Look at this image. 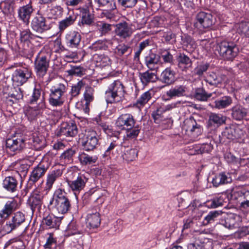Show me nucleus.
<instances>
[{
	"instance_id": "1",
	"label": "nucleus",
	"mask_w": 249,
	"mask_h": 249,
	"mask_svg": "<svg viewBox=\"0 0 249 249\" xmlns=\"http://www.w3.org/2000/svg\"><path fill=\"white\" fill-rule=\"evenodd\" d=\"M49 206L62 214L67 213L70 210L71 201L64 190L58 189L55 190L53 198L50 201Z\"/></svg>"
},
{
	"instance_id": "2",
	"label": "nucleus",
	"mask_w": 249,
	"mask_h": 249,
	"mask_svg": "<svg viewBox=\"0 0 249 249\" xmlns=\"http://www.w3.org/2000/svg\"><path fill=\"white\" fill-rule=\"evenodd\" d=\"M49 6H38L36 15L31 22V29L35 32L42 34L52 28V24L44 16Z\"/></svg>"
},
{
	"instance_id": "3",
	"label": "nucleus",
	"mask_w": 249,
	"mask_h": 249,
	"mask_svg": "<svg viewBox=\"0 0 249 249\" xmlns=\"http://www.w3.org/2000/svg\"><path fill=\"white\" fill-rule=\"evenodd\" d=\"M67 83H56L50 89L49 103L53 107L62 106L65 103L68 91Z\"/></svg>"
},
{
	"instance_id": "4",
	"label": "nucleus",
	"mask_w": 249,
	"mask_h": 249,
	"mask_svg": "<svg viewBox=\"0 0 249 249\" xmlns=\"http://www.w3.org/2000/svg\"><path fill=\"white\" fill-rule=\"evenodd\" d=\"M34 35L30 29L24 30L20 33L19 42L18 43V51L21 55L30 60L34 54V45L30 40L33 39Z\"/></svg>"
},
{
	"instance_id": "5",
	"label": "nucleus",
	"mask_w": 249,
	"mask_h": 249,
	"mask_svg": "<svg viewBox=\"0 0 249 249\" xmlns=\"http://www.w3.org/2000/svg\"><path fill=\"white\" fill-rule=\"evenodd\" d=\"M124 87L119 80H114L105 91V98L107 104H115L123 100Z\"/></svg>"
},
{
	"instance_id": "6",
	"label": "nucleus",
	"mask_w": 249,
	"mask_h": 249,
	"mask_svg": "<svg viewBox=\"0 0 249 249\" xmlns=\"http://www.w3.org/2000/svg\"><path fill=\"white\" fill-rule=\"evenodd\" d=\"M26 222L25 213L18 211L11 215L1 229L3 234H8L22 226Z\"/></svg>"
},
{
	"instance_id": "7",
	"label": "nucleus",
	"mask_w": 249,
	"mask_h": 249,
	"mask_svg": "<svg viewBox=\"0 0 249 249\" xmlns=\"http://www.w3.org/2000/svg\"><path fill=\"white\" fill-rule=\"evenodd\" d=\"M51 53L41 51L36 56L34 62L35 71L37 77H43L49 68Z\"/></svg>"
},
{
	"instance_id": "8",
	"label": "nucleus",
	"mask_w": 249,
	"mask_h": 249,
	"mask_svg": "<svg viewBox=\"0 0 249 249\" xmlns=\"http://www.w3.org/2000/svg\"><path fill=\"white\" fill-rule=\"evenodd\" d=\"M219 54L224 60L232 61L237 55L239 48L233 42L223 41L217 45Z\"/></svg>"
},
{
	"instance_id": "9",
	"label": "nucleus",
	"mask_w": 249,
	"mask_h": 249,
	"mask_svg": "<svg viewBox=\"0 0 249 249\" xmlns=\"http://www.w3.org/2000/svg\"><path fill=\"white\" fill-rule=\"evenodd\" d=\"M32 74L33 72L31 67L29 66H26L25 64H22L12 73V80L13 85H22L32 77Z\"/></svg>"
},
{
	"instance_id": "10",
	"label": "nucleus",
	"mask_w": 249,
	"mask_h": 249,
	"mask_svg": "<svg viewBox=\"0 0 249 249\" xmlns=\"http://www.w3.org/2000/svg\"><path fill=\"white\" fill-rule=\"evenodd\" d=\"M99 136L96 131L89 129L86 131L83 137L81 139V145L84 150L92 151L97 148L99 144Z\"/></svg>"
},
{
	"instance_id": "11",
	"label": "nucleus",
	"mask_w": 249,
	"mask_h": 249,
	"mask_svg": "<svg viewBox=\"0 0 249 249\" xmlns=\"http://www.w3.org/2000/svg\"><path fill=\"white\" fill-rule=\"evenodd\" d=\"M50 163L45 161H41L34 167L30 173L27 189H31L35 183L42 178L49 167Z\"/></svg>"
},
{
	"instance_id": "12",
	"label": "nucleus",
	"mask_w": 249,
	"mask_h": 249,
	"mask_svg": "<svg viewBox=\"0 0 249 249\" xmlns=\"http://www.w3.org/2000/svg\"><path fill=\"white\" fill-rule=\"evenodd\" d=\"M213 24V15L210 13L200 11L195 16L194 26L199 31L209 29Z\"/></svg>"
},
{
	"instance_id": "13",
	"label": "nucleus",
	"mask_w": 249,
	"mask_h": 249,
	"mask_svg": "<svg viewBox=\"0 0 249 249\" xmlns=\"http://www.w3.org/2000/svg\"><path fill=\"white\" fill-rule=\"evenodd\" d=\"M232 203L239 204L240 207L246 209L249 207V190L238 188L232 191L230 195Z\"/></svg>"
},
{
	"instance_id": "14",
	"label": "nucleus",
	"mask_w": 249,
	"mask_h": 249,
	"mask_svg": "<svg viewBox=\"0 0 249 249\" xmlns=\"http://www.w3.org/2000/svg\"><path fill=\"white\" fill-rule=\"evenodd\" d=\"M189 93L188 86L185 85H177L172 87L161 96L163 101H168L172 99L181 97H186Z\"/></svg>"
},
{
	"instance_id": "15",
	"label": "nucleus",
	"mask_w": 249,
	"mask_h": 249,
	"mask_svg": "<svg viewBox=\"0 0 249 249\" xmlns=\"http://www.w3.org/2000/svg\"><path fill=\"white\" fill-rule=\"evenodd\" d=\"M25 140L21 137H13L6 141L7 152L12 156L19 153L25 147Z\"/></svg>"
},
{
	"instance_id": "16",
	"label": "nucleus",
	"mask_w": 249,
	"mask_h": 249,
	"mask_svg": "<svg viewBox=\"0 0 249 249\" xmlns=\"http://www.w3.org/2000/svg\"><path fill=\"white\" fill-rule=\"evenodd\" d=\"M57 136H66L74 137L78 134V128L76 124L73 121L64 123L56 132Z\"/></svg>"
},
{
	"instance_id": "17",
	"label": "nucleus",
	"mask_w": 249,
	"mask_h": 249,
	"mask_svg": "<svg viewBox=\"0 0 249 249\" xmlns=\"http://www.w3.org/2000/svg\"><path fill=\"white\" fill-rule=\"evenodd\" d=\"M34 12L31 1L24 5L19 6L17 9V18L24 24L28 25L31 17Z\"/></svg>"
},
{
	"instance_id": "18",
	"label": "nucleus",
	"mask_w": 249,
	"mask_h": 249,
	"mask_svg": "<svg viewBox=\"0 0 249 249\" xmlns=\"http://www.w3.org/2000/svg\"><path fill=\"white\" fill-rule=\"evenodd\" d=\"M136 121L130 113L122 114L116 121V126L121 130L132 128L136 124Z\"/></svg>"
},
{
	"instance_id": "19",
	"label": "nucleus",
	"mask_w": 249,
	"mask_h": 249,
	"mask_svg": "<svg viewBox=\"0 0 249 249\" xmlns=\"http://www.w3.org/2000/svg\"><path fill=\"white\" fill-rule=\"evenodd\" d=\"M88 178L83 174H79L76 179L70 180H67L68 186L75 196L84 189Z\"/></svg>"
},
{
	"instance_id": "20",
	"label": "nucleus",
	"mask_w": 249,
	"mask_h": 249,
	"mask_svg": "<svg viewBox=\"0 0 249 249\" xmlns=\"http://www.w3.org/2000/svg\"><path fill=\"white\" fill-rule=\"evenodd\" d=\"M79 9L80 16L78 26L81 29L92 26L94 23V15L90 12L88 7L81 8Z\"/></svg>"
},
{
	"instance_id": "21",
	"label": "nucleus",
	"mask_w": 249,
	"mask_h": 249,
	"mask_svg": "<svg viewBox=\"0 0 249 249\" xmlns=\"http://www.w3.org/2000/svg\"><path fill=\"white\" fill-rule=\"evenodd\" d=\"M43 195L37 189H35L27 201V205L34 213L36 210H39L42 204Z\"/></svg>"
},
{
	"instance_id": "22",
	"label": "nucleus",
	"mask_w": 249,
	"mask_h": 249,
	"mask_svg": "<svg viewBox=\"0 0 249 249\" xmlns=\"http://www.w3.org/2000/svg\"><path fill=\"white\" fill-rule=\"evenodd\" d=\"M90 213L87 216V227L90 229H94L98 228L101 223L99 208L95 207L92 209Z\"/></svg>"
},
{
	"instance_id": "23",
	"label": "nucleus",
	"mask_w": 249,
	"mask_h": 249,
	"mask_svg": "<svg viewBox=\"0 0 249 249\" xmlns=\"http://www.w3.org/2000/svg\"><path fill=\"white\" fill-rule=\"evenodd\" d=\"M229 201V195L224 193L218 194L212 199L207 200L205 203V206L209 208L214 209L219 206H223L224 204L228 203Z\"/></svg>"
},
{
	"instance_id": "24",
	"label": "nucleus",
	"mask_w": 249,
	"mask_h": 249,
	"mask_svg": "<svg viewBox=\"0 0 249 249\" xmlns=\"http://www.w3.org/2000/svg\"><path fill=\"white\" fill-rule=\"evenodd\" d=\"M242 218L237 214H230L224 219H221L220 224L229 229L240 228L241 226Z\"/></svg>"
},
{
	"instance_id": "25",
	"label": "nucleus",
	"mask_w": 249,
	"mask_h": 249,
	"mask_svg": "<svg viewBox=\"0 0 249 249\" xmlns=\"http://www.w3.org/2000/svg\"><path fill=\"white\" fill-rule=\"evenodd\" d=\"M65 42L68 47L70 48H78L80 44L81 36L75 31L68 32L65 35Z\"/></svg>"
},
{
	"instance_id": "26",
	"label": "nucleus",
	"mask_w": 249,
	"mask_h": 249,
	"mask_svg": "<svg viewBox=\"0 0 249 249\" xmlns=\"http://www.w3.org/2000/svg\"><path fill=\"white\" fill-rule=\"evenodd\" d=\"M176 73L171 67L165 69L161 73L159 80L166 86L173 84L176 80Z\"/></svg>"
},
{
	"instance_id": "27",
	"label": "nucleus",
	"mask_w": 249,
	"mask_h": 249,
	"mask_svg": "<svg viewBox=\"0 0 249 249\" xmlns=\"http://www.w3.org/2000/svg\"><path fill=\"white\" fill-rule=\"evenodd\" d=\"M63 216H56L53 214H49L44 217L42 224L46 229H58Z\"/></svg>"
},
{
	"instance_id": "28",
	"label": "nucleus",
	"mask_w": 249,
	"mask_h": 249,
	"mask_svg": "<svg viewBox=\"0 0 249 249\" xmlns=\"http://www.w3.org/2000/svg\"><path fill=\"white\" fill-rule=\"evenodd\" d=\"M19 205L15 200H9L6 202L3 208L0 211V217L6 219L12 215L13 212L19 208Z\"/></svg>"
},
{
	"instance_id": "29",
	"label": "nucleus",
	"mask_w": 249,
	"mask_h": 249,
	"mask_svg": "<svg viewBox=\"0 0 249 249\" xmlns=\"http://www.w3.org/2000/svg\"><path fill=\"white\" fill-rule=\"evenodd\" d=\"M18 182L13 176H8L2 181V186L6 191L13 193L18 191Z\"/></svg>"
},
{
	"instance_id": "30",
	"label": "nucleus",
	"mask_w": 249,
	"mask_h": 249,
	"mask_svg": "<svg viewBox=\"0 0 249 249\" xmlns=\"http://www.w3.org/2000/svg\"><path fill=\"white\" fill-rule=\"evenodd\" d=\"M62 171L60 169H56L49 173L47 176L45 187L44 190L47 194L52 188L55 181L61 176Z\"/></svg>"
},
{
	"instance_id": "31",
	"label": "nucleus",
	"mask_w": 249,
	"mask_h": 249,
	"mask_svg": "<svg viewBox=\"0 0 249 249\" xmlns=\"http://www.w3.org/2000/svg\"><path fill=\"white\" fill-rule=\"evenodd\" d=\"M226 117L220 114L212 113L210 114L207 126L209 128H217L225 123Z\"/></svg>"
},
{
	"instance_id": "32",
	"label": "nucleus",
	"mask_w": 249,
	"mask_h": 249,
	"mask_svg": "<svg viewBox=\"0 0 249 249\" xmlns=\"http://www.w3.org/2000/svg\"><path fill=\"white\" fill-rule=\"evenodd\" d=\"M177 61L178 68L182 71H187L192 68L193 62L191 59L184 53H179L177 56Z\"/></svg>"
},
{
	"instance_id": "33",
	"label": "nucleus",
	"mask_w": 249,
	"mask_h": 249,
	"mask_svg": "<svg viewBox=\"0 0 249 249\" xmlns=\"http://www.w3.org/2000/svg\"><path fill=\"white\" fill-rule=\"evenodd\" d=\"M145 64L150 71L157 70L160 62V56L152 52L148 54L144 58Z\"/></svg>"
},
{
	"instance_id": "34",
	"label": "nucleus",
	"mask_w": 249,
	"mask_h": 249,
	"mask_svg": "<svg viewBox=\"0 0 249 249\" xmlns=\"http://www.w3.org/2000/svg\"><path fill=\"white\" fill-rule=\"evenodd\" d=\"M185 124L186 130L190 131L194 136H198L201 133L202 128L200 125L198 124L193 117L185 120Z\"/></svg>"
},
{
	"instance_id": "35",
	"label": "nucleus",
	"mask_w": 249,
	"mask_h": 249,
	"mask_svg": "<svg viewBox=\"0 0 249 249\" xmlns=\"http://www.w3.org/2000/svg\"><path fill=\"white\" fill-rule=\"evenodd\" d=\"M115 34L121 38H125L131 36L132 32L126 22H121L116 24Z\"/></svg>"
},
{
	"instance_id": "36",
	"label": "nucleus",
	"mask_w": 249,
	"mask_h": 249,
	"mask_svg": "<svg viewBox=\"0 0 249 249\" xmlns=\"http://www.w3.org/2000/svg\"><path fill=\"white\" fill-rule=\"evenodd\" d=\"M139 77L142 85L147 86L150 83H155L158 80L157 74L147 70L145 72H140Z\"/></svg>"
},
{
	"instance_id": "37",
	"label": "nucleus",
	"mask_w": 249,
	"mask_h": 249,
	"mask_svg": "<svg viewBox=\"0 0 249 249\" xmlns=\"http://www.w3.org/2000/svg\"><path fill=\"white\" fill-rule=\"evenodd\" d=\"M247 114V109L241 105H236L231 108V117L236 121L243 120Z\"/></svg>"
},
{
	"instance_id": "38",
	"label": "nucleus",
	"mask_w": 249,
	"mask_h": 249,
	"mask_svg": "<svg viewBox=\"0 0 249 249\" xmlns=\"http://www.w3.org/2000/svg\"><path fill=\"white\" fill-rule=\"evenodd\" d=\"M231 178L229 174L223 172L217 174L213 178L212 183L215 187L227 184L231 182Z\"/></svg>"
},
{
	"instance_id": "39",
	"label": "nucleus",
	"mask_w": 249,
	"mask_h": 249,
	"mask_svg": "<svg viewBox=\"0 0 249 249\" xmlns=\"http://www.w3.org/2000/svg\"><path fill=\"white\" fill-rule=\"evenodd\" d=\"M94 90L91 87H87L86 88L85 91L84 93V99L85 101V107H83V110L85 113H88L89 111V105L94 100Z\"/></svg>"
},
{
	"instance_id": "40",
	"label": "nucleus",
	"mask_w": 249,
	"mask_h": 249,
	"mask_svg": "<svg viewBox=\"0 0 249 249\" xmlns=\"http://www.w3.org/2000/svg\"><path fill=\"white\" fill-rule=\"evenodd\" d=\"M39 105V108L29 107L26 109L25 114L30 121H33L36 119L37 118L41 115V108H43L45 107V103L44 102H42Z\"/></svg>"
},
{
	"instance_id": "41",
	"label": "nucleus",
	"mask_w": 249,
	"mask_h": 249,
	"mask_svg": "<svg viewBox=\"0 0 249 249\" xmlns=\"http://www.w3.org/2000/svg\"><path fill=\"white\" fill-rule=\"evenodd\" d=\"M76 19V16L72 14L60 20L58 22L59 32H63L67 28L72 25L75 22Z\"/></svg>"
},
{
	"instance_id": "42",
	"label": "nucleus",
	"mask_w": 249,
	"mask_h": 249,
	"mask_svg": "<svg viewBox=\"0 0 249 249\" xmlns=\"http://www.w3.org/2000/svg\"><path fill=\"white\" fill-rule=\"evenodd\" d=\"M119 146L120 142L118 140H112L110 141L103 155V157L107 159L111 158V155H115L114 153V150L115 149L117 150V147Z\"/></svg>"
},
{
	"instance_id": "43",
	"label": "nucleus",
	"mask_w": 249,
	"mask_h": 249,
	"mask_svg": "<svg viewBox=\"0 0 249 249\" xmlns=\"http://www.w3.org/2000/svg\"><path fill=\"white\" fill-rule=\"evenodd\" d=\"M70 69L66 71V72L70 76L81 77L85 74V69L81 66H77L74 64H69Z\"/></svg>"
},
{
	"instance_id": "44",
	"label": "nucleus",
	"mask_w": 249,
	"mask_h": 249,
	"mask_svg": "<svg viewBox=\"0 0 249 249\" xmlns=\"http://www.w3.org/2000/svg\"><path fill=\"white\" fill-rule=\"evenodd\" d=\"M94 59L97 66L104 67L109 66L111 64V59L107 55L104 54H96L94 56Z\"/></svg>"
},
{
	"instance_id": "45",
	"label": "nucleus",
	"mask_w": 249,
	"mask_h": 249,
	"mask_svg": "<svg viewBox=\"0 0 249 249\" xmlns=\"http://www.w3.org/2000/svg\"><path fill=\"white\" fill-rule=\"evenodd\" d=\"M79 160L83 165H87L95 163L98 157L96 155L90 156L85 152L82 153L79 156Z\"/></svg>"
},
{
	"instance_id": "46",
	"label": "nucleus",
	"mask_w": 249,
	"mask_h": 249,
	"mask_svg": "<svg viewBox=\"0 0 249 249\" xmlns=\"http://www.w3.org/2000/svg\"><path fill=\"white\" fill-rule=\"evenodd\" d=\"M232 102V100L230 96H225L215 100L213 107L219 109H223L231 105Z\"/></svg>"
},
{
	"instance_id": "47",
	"label": "nucleus",
	"mask_w": 249,
	"mask_h": 249,
	"mask_svg": "<svg viewBox=\"0 0 249 249\" xmlns=\"http://www.w3.org/2000/svg\"><path fill=\"white\" fill-rule=\"evenodd\" d=\"M212 96V93H208L203 88H197L195 89L194 98L199 101H207Z\"/></svg>"
},
{
	"instance_id": "48",
	"label": "nucleus",
	"mask_w": 249,
	"mask_h": 249,
	"mask_svg": "<svg viewBox=\"0 0 249 249\" xmlns=\"http://www.w3.org/2000/svg\"><path fill=\"white\" fill-rule=\"evenodd\" d=\"M154 95V91L150 89L142 93L139 99H137L136 105L138 107H142L145 105Z\"/></svg>"
},
{
	"instance_id": "49",
	"label": "nucleus",
	"mask_w": 249,
	"mask_h": 249,
	"mask_svg": "<svg viewBox=\"0 0 249 249\" xmlns=\"http://www.w3.org/2000/svg\"><path fill=\"white\" fill-rule=\"evenodd\" d=\"M222 213L219 211H212L204 217L202 223L204 226L213 223Z\"/></svg>"
},
{
	"instance_id": "50",
	"label": "nucleus",
	"mask_w": 249,
	"mask_h": 249,
	"mask_svg": "<svg viewBox=\"0 0 249 249\" xmlns=\"http://www.w3.org/2000/svg\"><path fill=\"white\" fill-rule=\"evenodd\" d=\"M76 151L72 148H69L65 151L60 156V160L64 163L69 164L72 162L73 157Z\"/></svg>"
},
{
	"instance_id": "51",
	"label": "nucleus",
	"mask_w": 249,
	"mask_h": 249,
	"mask_svg": "<svg viewBox=\"0 0 249 249\" xmlns=\"http://www.w3.org/2000/svg\"><path fill=\"white\" fill-rule=\"evenodd\" d=\"M132 52V48L127 44H120L118 45L115 49V53L119 56L124 54L129 55Z\"/></svg>"
},
{
	"instance_id": "52",
	"label": "nucleus",
	"mask_w": 249,
	"mask_h": 249,
	"mask_svg": "<svg viewBox=\"0 0 249 249\" xmlns=\"http://www.w3.org/2000/svg\"><path fill=\"white\" fill-rule=\"evenodd\" d=\"M31 164V162L26 160L20 161L17 163V171L18 173H20V176L26 175Z\"/></svg>"
},
{
	"instance_id": "53",
	"label": "nucleus",
	"mask_w": 249,
	"mask_h": 249,
	"mask_svg": "<svg viewBox=\"0 0 249 249\" xmlns=\"http://www.w3.org/2000/svg\"><path fill=\"white\" fill-rule=\"evenodd\" d=\"M164 112L160 105H158L156 108L151 113V116L156 124H160L163 118Z\"/></svg>"
},
{
	"instance_id": "54",
	"label": "nucleus",
	"mask_w": 249,
	"mask_h": 249,
	"mask_svg": "<svg viewBox=\"0 0 249 249\" xmlns=\"http://www.w3.org/2000/svg\"><path fill=\"white\" fill-rule=\"evenodd\" d=\"M94 1L99 7H104L111 9H117L115 0H94Z\"/></svg>"
},
{
	"instance_id": "55",
	"label": "nucleus",
	"mask_w": 249,
	"mask_h": 249,
	"mask_svg": "<svg viewBox=\"0 0 249 249\" xmlns=\"http://www.w3.org/2000/svg\"><path fill=\"white\" fill-rule=\"evenodd\" d=\"M138 151L136 148H130L126 150L124 155L123 158L124 160L127 161H132L136 159L137 157Z\"/></svg>"
},
{
	"instance_id": "56",
	"label": "nucleus",
	"mask_w": 249,
	"mask_h": 249,
	"mask_svg": "<svg viewBox=\"0 0 249 249\" xmlns=\"http://www.w3.org/2000/svg\"><path fill=\"white\" fill-rule=\"evenodd\" d=\"M116 5L124 9L132 8L135 6L138 0H117Z\"/></svg>"
},
{
	"instance_id": "57",
	"label": "nucleus",
	"mask_w": 249,
	"mask_h": 249,
	"mask_svg": "<svg viewBox=\"0 0 249 249\" xmlns=\"http://www.w3.org/2000/svg\"><path fill=\"white\" fill-rule=\"evenodd\" d=\"M206 82L211 86H217L222 82V78L216 74L215 73L212 72L206 79Z\"/></svg>"
},
{
	"instance_id": "58",
	"label": "nucleus",
	"mask_w": 249,
	"mask_h": 249,
	"mask_svg": "<svg viewBox=\"0 0 249 249\" xmlns=\"http://www.w3.org/2000/svg\"><path fill=\"white\" fill-rule=\"evenodd\" d=\"M85 84V82L82 80H81L78 81L77 84L72 86L71 90L70 91V94H71V100L72 98L77 96L80 94V90L82 88L84 87Z\"/></svg>"
},
{
	"instance_id": "59",
	"label": "nucleus",
	"mask_w": 249,
	"mask_h": 249,
	"mask_svg": "<svg viewBox=\"0 0 249 249\" xmlns=\"http://www.w3.org/2000/svg\"><path fill=\"white\" fill-rule=\"evenodd\" d=\"M108 46L107 44V41L105 40H98L93 43L89 47L93 51L106 50Z\"/></svg>"
},
{
	"instance_id": "60",
	"label": "nucleus",
	"mask_w": 249,
	"mask_h": 249,
	"mask_svg": "<svg viewBox=\"0 0 249 249\" xmlns=\"http://www.w3.org/2000/svg\"><path fill=\"white\" fill-rule=\"evenodd\" d=\"M96 26L101 35H105L111 30V25L103 21H98L96 23Z\"/></svg>"
},
{
	"instance_id": "61",
	"label": "nucleus",
	"mask_w": 249,
	"mask_h": 249,
	"mask_svg": "<svg viewBox=\"0 0 249 249\" xmlns=\"http://www.w3.org/2000/svg\"><path fill=\"white\" fill-rule=\"evenodd\" d=\"M124 130H126V138L128 140L136 138L140 132L138 125H135L132 128Z\"/></svg>"
},
{
	"instance_id": "62",
	"label": "nucleus",
	"mask_w": 249,
	"mask_h": 249,
	"mask_svg": "<svg viewBox=\"0 0 249 249\" xmlns=\"http://www.w3.org/2000/svg\"><path fill=\"white\" fill-rule=\"evenodd\" d=\"M20 86L14 87L11 92H9V96L15 99L16 100H18L22 99L23 94Z\"/></svg>"
},
{
	"instance_id": "63",
	"label": "nucleus",
	"mask_w": 249,
	"mask_h": 249,
	"mask_svg": "<svg viewBox=\"0 0 249 249\" xmlns=\"http://www.w3.org/2000/svg\"><path fill=\"white\" fill-rule=\"evenodd\" d=\"M41 92L42 90L40 88H35L31 96L29 98V103L30 104L36 103L41 97Z\"/></svg>"
},
{
	"instance_id": "64",
	"label": "nucleus",
	"mask_w": 249,
	"mask_h": 249,
	"mask_svg": "<svg viewBox=\"0 0 249 249\" xmlns=\"http://www.w3.org/2000/svg\"><path fill=\"white\" fill-rule=\"evenodd\" d=\"M210 64L209 63H201L194 69V73L195 75L201 76L208 70Z\"/></svg>"
}]
</instances>
